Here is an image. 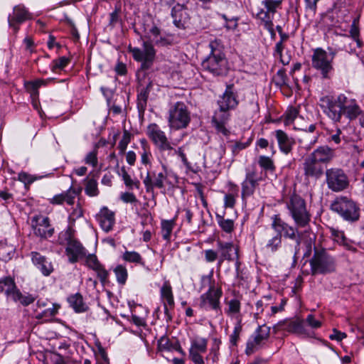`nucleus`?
Returning a JSON list of instances; mask_svg holds the SVG:
<instances>
[{"label": "nucleus", "instance_id": "obj_1", "mask_svg": "<svg viewBox=\"0 0 364 364\" xmlns=\"http://www.w3.org/2000/svg\"><path fill=\"white\" fill-rule=\"evenodd\" d=\"M286 206L295 223V227L283 221L278 215H274L272 218L271 227L274 232H278L281 235L283 233L285 238L296 240L298 246L304 240L306 243L307 248L304 257H309L316 235L310 228L311 215L307 209L306 201L299 195L293 194L287 200Z\"/></svg>", "mask_w": 364, "mask_h": 364}, {"label": "nucleus", "instance_id": "obj_2", "mask_svg": "<svg viewBox=\"0 0 364 364\" xmlns=\"http://www.w3.org/2000/svg\"><path fill=\"white\" fill-rule=\"evenodd\" d=\"M318 106L322 112L334 123L341 122L343 115L352 121L363 113L357 100L343 93L337 96L327 95L321 97Z\"/></svg>", "mask_w": 364, "mask_h": 364}, {"label": "nucleus", "instance_id": "obj_3", "mask_svg": "<svg viewBox=\"0 0 364 364\" xmlns=\"http://www.w3.org/2000/svg\"><path fill=\"white\" fill-rule=\"evenodd\" d=\"M210 53L202 61L201 66L205 71L213 76H225L228 74V62L220 43L213 41L209 43Z\"/></svg>", "mask_w": 364, "mask_h": 364}, {"label": "nucleus", "instance_id": "obj_4", "mask_svg": "<svg viewBox=\"0 0 364 364\" xmlns=\"http://www.w3.org/2000/svg\"><path fill=\"white\" fill-rule=\"evenodd\" d=\"M58 242L62 245H67L65 253L70 263L77 262L79 259L82 258L86 254L85 249L82 244L74 237L73 230L70 227L60 232Z\"/></svg>", "mask_w": 364, "mask_h": 364}, {"label": "nucleus", "instance_id": "obj_5", "mask_svg": "<svg viewBox=\"0 0 364 364\" xmlns=\"http://www.w3.org/2000/svg\"><path fill=\"white\" fill-rule=\"evenodd\" d=\"M311 275L326 274L336 270V260L325 250H314L309 260Z\"/></svg>", "mask_w": 364, "mask_h": 364}, {"label": "nucleus", "instance_id": "obj_6", "mask_svg": "<svg viewBox=\"0 0 364 364\" xmlns=\"http://www.w3.org/2000/svg\"><path fill=\"white\" fill-rule=\"evenodd\" d=\"M129 51L132 53L134 60L141 63L139 75L149 70L153 65L156 58V51L151 41L143 40L141 48L129 47Z\"/></svg>", "mask_w": 364, "mask_h": 364}, {"label": "nucleus", "instance_id": "obj_7", "mask_svg": "<svg viewBox=\"0 0 364 364\" xmlns=\"http://www.w3.org/2000/svg\"><path fill=\"white\" fill-rule=\"evenodd\" d=\"M331 209L346 221L355 222L359 220V206L355 201L347 197L336 198L331 203Z\"/></svg>", "mask_w": 364, "mask_h": 364}, {"label": "nucleus", "instance_id": "obj_8", "mask_svg": "<svg viewBox=\"0 0 364 364\" xmlns=\"http://www.w3.org/2000/svg\"><path fill=\"white\" fill-rule=\"evenodd\" d=\"M190 121V112L183 102H177L170 108L168 122L171 129L178 130L186 128Z\"/></svg>", "mask_w": 364, "mask_h": 364}, {"label": "nucleus", "instance_id": "obj_9", "mask_svg": "<svg viewBox=\"0 0 364 364\" xmlns=\"http://www.w3.org/2000/svg\"><path fill=\"white\" fill-rule=\"evenodd\" d=\"M311 65L321 74L322 79L331 77L334 70L332 58H329V55L324 49L316 48L313 50Z\"/></svg>", "mask_w": 364, "mask_h": 364}, {"label": "nucleus", "instance_id": "obj_10", "mask_svg": "<svg viewBox=\"0 0 364 364\" xmlns=\"http://www.w3.org/2000/svg\"><path fill=\"white\" fill-rule=\"evenodd\" d=\"M328 188L333 192H341L349 186V181L344 171L339 168H327L325 172Z\"/></svg>", "mask_w": 364, "mask_h": 364}, {"label": "nucleus", "instance_id": "obj_11", "mask_svg": "<svg viewBox=\"0 0 364 364\" xmlns=\"http://www.w3.org/2000/svg\"><path fill=\"white\" fill-rule=\"evenodd\" d=\"M282 2V0H264L262 1L264 8L257 9L255 12L257 18L261 21L268 31L272 30L274 16L277 10L281 9Z\"/></svg>", "mask_w": 364, "mask_h": 364}, {"label": "nucleus", "instance_id": "obj_12", "mask_svg": "<svg viewBox=\"0 0 364 364\" xmlns=\"http://www.w3.org/2000/svg\"><path fill=\"white\" fill-rule=\"evenodd\" d=\"M222 294L221 288H216L213 284H210L208 290L200 296V308L205 311L213 310L216 313L221 314L220 299Z\"/></svg>", "mask_w": 364, "mask_h": 364}, {"label": "nucleus", "instance_id": "obj_13", "mask_svg": "<svg viewBox=\"0 0 364 364\" xmlns=\"http://www.w3.org/2000/svg\"><path fill=\"white\" fill-rule=\"evenodd\" d=\"M138 76L137 87V108L139 112H144L147 105V100L150 91L153 87V82L146 77V73H141Z\"/></svg>", "mask_w": 364, "mask_h": 364}, {"label": "nucleus", "instance_id": "obj_14", "mask_svg": "<svg viewBox=\"0 0 364 364\" xmlns=\"http://www.w3.org/2000/svg\"><path fill=\"white\" fill-rule=\"evenodd\" d=\"M32 18V14L23 4H18L8 16L9 26L12 28L14 33L16 34L19 31V26Z\"/></svg>", "mask_w": 364, "mask_h": 364}, {"label": "nucleus", "instance_id": "obj_15", "mask_svg": "<svg viewBox=\"0 0 364 364\" xmlns=\"http://www.w3.org/2000/svg\"><path fill=\"white\" fill-rule=\"evenodd\" d=\"M147 135L160 151H172L173 150L165 133L156 124H151L148 126Z\"/></svg>", "mask_w": 364, "mask_h": 364}, {"label": "nucleus", "instance_id": "obj_16", "mask_svg": "<svg viewBox=\"0 0 364 364\" xmlns=\"http://www.w3.org/2000/svg\"><path fill=\"white\" fill-rule=\"evenodd\" d=\"M31 226L34 235L42 239L50 237L54 233V228L50 224L49 218L41 215L32 218Z\"/></svg>", "mask_w": 364, "mask_h": 364}, {"label": "nucleus", "instance_id": "obj_17", "mask_svg": "<svg viewBox=\"0 0 364 364\" xmlns=\"http://www.w3.org/2000/svg\"><path fill=\"white\" fill-rule=\"evenodd\" d=\"M218 249L220 253L218 266L220 267L225 260L233 261L238 257V249L232 242H217Z\"/></svg>", "mask_w": 364, "mask_h": 364}, {"label": "nucleus", "instance_id": "obj_18", "mask_svg": "<svg viewBox=\"0 0 364 364\" xmlns=\"http://www.w3.org/2000/svg\"><path fill=\"white\" fill-rule=\"evenodd\" d=\"M208 340L204 338H196L191 341L189 348V358L195 364H205L200 353L206 352Z\"/></svg>", "mask_w": 364, "mask_h": 364}, {"label": "nucleus", "instance_id": "obj_19", "mask_svg": "<svg viewBox=\"0 0 364 364\" xmlns=\"http://www.w3.org/2000/svg\"><path fill=\"white\" fill-rule=\"evenodd\" d=\"M167 176L162 172L156 173L154 171H148L146 176L143 179L146 193H153L154 188H164V181Z\"/></svg>", "mask_w": 364, "mask_h": 364}, {"label": "nucleus", "instance_id": "obj_20", "mask_svg": "<svg viewBox=\"0 0 364 364\" xmlns=\"http://www.w3.org/2000/svg\"><path fill=\"white\" fill-rule=\"evenodd\" d=\"M303 166L304 174L306 178L318 179L323 173V166L310 155L304 159Z\"/></svg>", "mask_w": 364, "mask_h": 364}, {"label": "nucleus", "instance_id": "obj_21", "mask_svg": "<svg viewBox=\"0 0 364 364\" xmlns=\"http://www.w3.org/2000/svg\"><path fill=\"white\" fill-rule=\"evenodd\" d=\"M82 188L81 187L73 188L70 186L66 191L54 196L49 200L50 203L53 205H62L65 202L69 205H73L75 203V198L80 195Z\"/></svg>", "mask_w": 364, "mask_h": 364}, {"label": "nucleus", "instance_id": "obj_22", "mask_svg": "<svg viewBox=\"0 0 364 364\" xmlns=\"http://www.w3.org/2000/svg\"><path fill=\"white\" fill-rule=\"evenodd\" d=\"M239 103L237 95L233 92V85H228L225 91L218 100V105L223 110L235 109Z\"/></svg>", "mask_w": 364, "mask_h": 364}, {"label": "nucleus", "instance_id": "obj_23", "mask_svg": "<svg viewBox=\"0 0 364 364\" xmlns=\"http://www.w3.org/2000/svg\"><path fill=\"white\" fill-rule=\"evenodd\" d=\"M230 113L228 110H223L220 107L216 110L212 117V123L218 132L228 136L230 131L226 128V124L230 119Z\"/></svg>", "mask_w": 364, "mask_h": 364}, {"label": "nucleus", "instance_id": "obj_24", "mask_svg": "<svg viewBox=\"0 0 364 364\" xmlns=\"http://www.w3.org/2000/svg\"><path fill=\"white\" fill-rule=\"evenodd\" d=\"M97 220L102 229L105 232H109L113 228L115 224V214L107 207L104 206L97 215Z\"/></svg>", "mask_w": 364, "mask_h": 364}, {"label": "nucleus", "instance_id": "obj_25", "mask_svg": "<svg viewBox=\"0 0 364 364\" xmlns=\"http://www.w3.org/2000/svg\"><path fill=\"white\" fill-rule=\"evenodd\" d=\"M31 255L33 264L44 276L48 277L53 272L52 263L45 256L37 252H31Z\"/></svg>", "mask_w": 364, "mask_h": 364}, {"label": "nucleus", "instance_id": "obj_26", "mask_svg": "<svg viewBox=\"0 0 364 364\" xmlns=\"http://www.w3.org/2000/svg\"><path fill=\"white\" fill-rule=\"evenodd\" d=\"M258 186V179L255 171L247 172L245 179L242 183V198L244 199L253 195Z\"/></svg>", "mask_w": 364, "mask_h": 364}, {"label": "nucleus", "instance_id": "obj_27", "mask_svg": "<svg viewBox=\"0 0 364 364\" xmlns=\"http://www.w3.org/2000/svg\"><path fill=\"white\" fill-rule=\"evenodd\" d=\"M309 155L321 164H327L335 157V151L328 146H321Z\"/></svg>", "mask_w": 364, "mask_h": 364}, {"label": "nucleus", "instance_id": "obj_28", "mask_svg": "<svg viewBox=\"0 0 364 364\" xmlns=\"http://www.w3.org/2000/svg\"><path fill=\"white\" fill-rule=\"evenodd\" d=\"M279 148L282 152L285 154H288L292 150V147L295 144V141L293 138L289 137L288 134L283 130L277 129L274 132Z\"/></svg>", "mask_w": 364, "mask_h": 364}, {"label": "nucleus", "instance_id": "obj_29", "mask_svg": "<svg viewBox=\"0 0 364 364\" xmlns=\"http://www.w3.org/2000/svg\"><path fill=\"white\" fill-rule=\"evenodd\" d=\"M266 244L265 247L267 250L272 252H275L282 247V235L278 232L274 234L270 230L265 232Z\"/></svg>", "mask_w": 364, "mask_h": 364}, {"label": "nucleus", "instance_id": "obj_30", "mask_svg": "<svg viewBox=\"0 0 364 364\" xmlns=\"http://www.w3.org/2000/svg\"><path fill=\"white\" fill-rule=\"evenodd\" d=\"M171 16L174 25L178 28H185L188 22V14L183 6L177 5L172 9Z\"/></svg>", "mask_w": 364, "mask_h": 364}, {"label": "nucleus", "instance_id": "obj_31", "mask_svg": "<svg viewBox=\"0 0 364 364\" xmlns=\"http://www.w3.org/2000/svg\"><path fill=\"white\" fill-rule=\"evenodd\" d=\"M46 81L42 79L24 82V87L26 92L30 94L32 102L35 105L38 99L39 87H41L42 85H46Z\"/></svg>", "mask_w": 364, "mask_h": 364}, {"label": "nucleus", "instance_id": "obj_32", "mask_svg": "<svg viewBox=\"0 0 364 364\" xmlns=\"http://www.w3.org/2000/svg\"><path fill=\"white\" fill-rule=\"evenodd\" d=\"M221 154L216 149L210 148L204 155V166L205 168H213L218 166L221 161Z\"/></svg>", "mask_w": 364, "mask_h": 364}, {"label": "nucleus", "instance_id": "obj_33", "mask_svg": "<svg viewBox=\"0 0 364 364\" xmlns=\"http://www.w3.org/2000/svg\"><path fill=\"white\" fill-rule=\"evenodd\" d=\"M68 302L77 313L85 312L88 307L83 302L82 296L80 293L72 294L68 297Z\"/></svg>", "mask_w": 364, "mask_h": 364}, {"label": "nucleus", "instance_id": "obj_34", "mask_svg": "<svg viewBox=\"0 0 364 364\" xmlns=\"http://www.w3.org/2000/svg\"><path fill=\"white\" fill-rule=\"evenodd\" d=\"M229 193L225 195L224 205L225 208H233L235 205L236 198L238 196L239 188L237 185L229 182Z\"/></svg>", "mask_w": 364, "mask_h": 364}, {"label": "nucleus", "instance_id": "obj_35", "mask_svg": "<svg viewBox=\"0 0 364 364\" xmlns=\"http://www.w3.org/2000/svg\"><path fill=\"white\" fill-rule=\"evenodd\" d=\"M16 288L14 280L11 277H6L0 279V292L5 291L9 298L11 297Z\"/></svg>", "mask_w": 364, "mask_h": 364}, {"label": "nucleus", "instance_id": "obj_36", "mask_svg": "<svg viewBox=\"0 0 364 364\" xmlns=\"http://www.w3.org/2000/svg\"><path fill=\"white\" fill-rule=\"evenodd\" d=\"M11 299L14 301H19L25 306L33 303L36 300V297L31 294L23 295L17 287L14 290V292H12Z\"/></svg>", "mask_w": 364, "mask_h": 364}, {"label": "nucleus", "instance_id": "obj_37", "mask_svg": "<svg viewBox=\"0 0 364 364\" xmlns=\"http://www.w3.org/2000/svg\"><path fill=\"white\" fill-rule=\"evenodd\" d=\"M216 220L220 228L227 233H230L234 230V221L231 219H225L223 215L216 213Z\"/></svg>", "mask_w": 364, "mask_h": 364}, {"label": "nucleus", "instance_id": "obj_38", "mask_svg": "<svg viewBox=\"0 0 364 364\" xmlns=\"http://www.w3.org/2000/svg\"><path fill=\"white\" fill-rule=\"evenodd\" d=\"M161 295L166 300L165 304H168L170 308L174 306V299L172 293V288L168 282H165L161 289Z\"/></svg>", "mask_w": 364, "mask_h": 364}, {"label": "nucleus", "instance_id": "obj_39", "mask_svg": "<svg viewBox=\"0 0 364 364\" xmlns=\"http://www.w3.org/2000/svg\"><path fill=\"white\" fill-rule=\"evenodd\" d=\"M85 192L90 197H95L99 195L97 182L94 178H85Z\"/></svg>", "mask_w": 364, "mask_h": 364}, {"label": "nucleus", "instance_id": "obj_40", "mask_svg": "<svg viewBox=\"0 0 364 364\" xmlns=\"http://www.w3.org/2000/svg\"><path fill=\"white\" fill-rule=\"evenodd\" d=\"M60 307L59 304H53L51 308H48L43 312L38 314L36 316V318L38 320L44 319L45 321H48L57 314Z\"/></svg>", "mask_w": 364, "mask_h": 364}, {"label": "nucleus", "instance_id": "obj_41", "mask_svg": "<svg viewBox=\"0 0 364 364\" xmlns=\"http://www.w3.org/2000/svg\"><path fill=\"white\" fill-rule=\"evenodd\" d=\"M114 272L117 282L121 285H124L128 277L127 268L122 264H119L114 269Z\"/></svg>", "mask_w": 364, "mask_h": 364}, {"label": "nucleus", "instance_id": "obj_42", "mask_svg": "<svg viewBox=\"0 0 364 364\" xmlns=\"http://www.w3.org/2000/svg\"><path fill=\"white\" fill-rule=\"evenodd\" d=\"M122 258L123 260L128 262L140 264H143L141 256L139 255V253L135 251H125L123 253Z\"/></svg>", "mask_w": 364, "mask_h": 364}, {"label": "nucleus", "instance_id": "obj_43", "mask_svg": "<svg viewBox=\"0 0 364 364\" xmlns=\"http://www.w3.org/2000/svg\"><path fill=\"white\" fill-rule=\"evenodd\" d=\"M258 164L266 171L273 172L275 171V166L273 160L266 156H260L258 159Z\"/></svg>", "mask_w": 364, "mask_h": 364}, {"label": "nucleus", "instance_id": "obj_44", "mask_svg": "<svg viewBox=\"0 0 364 364\" xmlns=\"http://www.w3.org/2000/svg\"><path fill=\"white\" fill-rule=\"evenodd\" d=\"M228 309H225V313L228 316H233L239 314L240 311L241 304L237 299H232L227 302Z\"/></svg>", "mask_w": 364, "mask_h": 364}, {"label": "nucleus", "instance_id": "obj_45", "mask_svg": "<svg viewBox=\"0 0 364 364\" xmlns=\"http://www.w3.org/2000/svg\"><path fill=\"white\" fill-rule=\"evenodd\" d=\"M269 336V329L263 326H259L253 336L254 342L262 343L264 340H267Z\"/></svg>", "mask_w": 364, "mask_h": 364}, {"label": "nucleus", "instance_id": "obj_46", "mask_svg": "<svg viewBox=\"0 0 364 364\" xmlns=\"http://www.w3.org/2000/svg\"><path fill=\"white\" fill-rule=\"evenodd\" d=\"M122 171V177L124 182V184L129 189H132L133 187H135L136 189L140 188V182L136 181H133L131 176L128 174L124 167H122L121 169Z\"/></svg>", "mask_w": 364, "mask_h": 364}, {"label": "nucleus", "instance_id": "obj_47", "mask_svg": "<svg viewBox=\"0 0 364 364\" xmlns=\"http://www.w3.org/2000/svg\"><path fill=\"white\" fill-rule=\"evenodd\" d=\"M304 321L297 318L295 321H291L289 325V328L291 331L298 333V334H305L306 333V329L304 328Z\"/></svg>", "mask_w": 364, "mask_h": 364}, {"label": "nucleus", "instance_id": "obj_48", "mask_svg": "<svg viewBox=\"0 0 364 364\" xmlns=\"http://www.w3.org/2000/svg\"><path fill=\"white\" fill-rule=\"evenodd\" d=\"M242 329V327L241 324V320H239V321L235 326L232 333L230 336V343L232 346H237Z\"/></svg>", "mask_w": 364, "mask_h": 364}, {"label": "nucleus", "instance_id": "obj_49", "mask_svg": "<svg viewBox=\"0 0 364 364\" xmlns=\"http://www.w3.org/2000/svg\"><path fill=\"white\" fill-rule=\"evenodd\" d=\"M173 228V221L164 220L161 223L162 237L164 240H168Z\"/></svg>", "mask_w": 364, "mask_h": 364}, {"label": "nucleus", "instance_id": "obj_50", "mask_svg": "<svg viewBox=\"0 0 364 364\" xmlns=\"http://www.w3.org/2000/svg\"><path fill=\"white\" fill-rule=\"evenodd\" d=\"M144 38L151 41V37H154V39H155V38H158L161 32L160 29L153 23L150 28L149 26L144 27Z\"/></svg>", "mask_w": 364, "mask_h": 364}, {"label": "nucleus", "instance_id": "obj_51", "mask_svg": "<svg viewBox=\"0 0 364 364\" xmlns=\"http://www.w3.org/2000/svg\"><path fill=\"white\" fill-rule=\"evenodd\" d=\"M69 62V58L65 56L54 60L52 63V70L55 72L57 70H63L65 66L68 65Z\"/></svg>", "mask_w": 364, "mask_h": 364}, {"label": "nucleus", "instance_id": "obj_52", "mask_svg": "<svg viewBox=\"0 0 364 364\" xmlns=\"http://www.w3.org/2000/svg\"><path fill=\"white\" fill-rule=\"evenodd\" d=\"M97 146H96L95 149L89 152L85 158V164L88 165H91L93 167H95L97 165Z\"/></svg>", "mask_w": 364, "mask_h": 364}, {"label": "nucleus", "instance_id": "obj_53", "mask_svg": "<svg viewBox=\"0 0 364 364\" xmlns=\"http://www.w3.org/2000/svg\"><path fill=\"white\" fill-rule=\"evenodd\" d=\"M102 285L108 282L109 272L105 269V267L101 264L100 267L94 269Z\"/></svg>", "mask_w": 364, "mask_h": 364}, {"label": "nucleus", "instance_id": "obj_54", "mask_svg": "<svg viewBox=\"0 0 364 364\" xmlns=\"http://www.w3.org/2000/svg\"><path fill=\"white\" fill-rule=\"evenodd\" d=\"M121 13V4L117 3L115 5L114 10L109 14V25L111 26H114L115 24L119 20V14Z\"/></svg>", "mask_w": 364, "mask_h": 364}, {"label": "nucleus", "instance_id": "obj_55", "mask_svg": "<svg viewBox=\"0 0 364 364\" xmlns=\"http://www.w3.org/2000/svg\"><path fill=\"white\" fill-rule=\"evenodd\" d=\"M130 142V134L127 131L124 132L122 139L120 140L118 144V149L120 151V154H124L127 145Z\"/></svg>", "mask_w": 364, "mask_h": 364}, {"label": "nucleus", "instance_id": "obj_56", "mask_svg": "<svg viewBox=\"0 0 364 364\" xmlns=\"http://www.w3.org/2000/svg\"><path fill=\"white\" fill-rule=\"evenodd\" d=\"M86 264L92 270L100 267L102 264L95 255H89L86 258Z\"/></svg>", "mask_w": 364, "mask_h": 364}, {"label": "nucleus", "instance_id": "obj_57", "mask_svg": "<svg viewBox=\"0 0 364 364\" xmlns=\"http://www.w3.org/2000/svg\"><path fill=\"white\" fill-rule=\"evenodd\" d=\"M261 344L259 343H255L254 338L248 340L246 344L245 353L247 355H250L254 353L259 348Z\"/></svg>", "mask_w": 364, "mask_h": 364}, {"label": "nucleus", "instance_id": "obj_58", "mask_svg": "<svg viewBox=\"0 0 364 364\" xmlns=\"http://www.w3.org/2000/svg\"><path fill=\"white\" fill-rule=\"evenodd\" d=\"M298 114V111L294 107H291L285 113V124H289L294 122Z\"/></svg>", "mask_w": 364, "mask_h": 364}, {"label": "nucleus", "instance_id": "obj_59", "mask_svg": "<svg viewBox=\"0 0 364 364\" xmlns=\"http://www.w3.org/2000/svg\"><path fill=\"white\" fill-rule=\"evenodd\" d=\"M120 199L126 203H135L138 202L135 195L129 192L122 193L120 196Z\"/></svg>", "mask_w": 364, "mask_h": 364}, {"label": "nucleus", "instance_id": "obj_60", "mask_svg": "<svg viewBox=\"0 0 364 364\" xmlns=\"http://www.w3.org/2000/svg\"><path fill=\"white\" fill-rule=\"evenodd\" d=\"M205 259L207 262H213L218 257V253L214 250L209 249L204 251Z\"/></svg>", "mask_w": 364, "mask_h": 364}, {"label": "nucleus", "instance_id": "obj_61", "mask_svg": "<svg viewBox=\"0 0 364 364\" xmlns=\"http://www.w3.org/2000/svg\"><path fill=\"white\" fill-rule=\"evenodd\" d=\"M249 145L250 142L236 141L232 146V152L234 155H237L241 150L246 149Z\"/></svg>", "mask_w": 364, "mask_h": 364}, {"label": "nucleus", "instance_id": "obj_62", "mask_svg": "<svg viewBox=\"0 0 364 364\" xmlns=\"http://www.w3.org/2000/svg\"><path fill=\"white\" fill-rule=\"evenodd\" d=\"M307 324L313 328H318L321 326V322L316 320L313 314H309L306 318Z\"/></svg>", "mask_w": 364, "mask_h": 364}, {"label": "nucleus", "instance_id": "obj_63", "mask_svg": "<svg viewBox=\"0 0 364 364\" xmlns=\"http://www.w3.org/2000/svg\"><path fill=\"white\" fill-rule=\"evenodd\" d=\"M347 335L346 333L341 332L336 328L333 329V333L329 336L331 340H335L337 341H341L343 338H346Z\"/></svg>", "mask_w": 364, "mask_h": 364}, {"label": "nucleus", "instance_id": "obj_64", "mask_svg": "<svg viewBox=\"0 0 364 364\" xmlns=\"http://www.w3.org/2000/svg\"><path fill=\"white\" fill-rule=\"evenodd\" d=\"M305 9L316 14L317 9V1L316 0H304Z\"/></svg>", "mask_w": 364, "mask_h": 364}]
</instances>
